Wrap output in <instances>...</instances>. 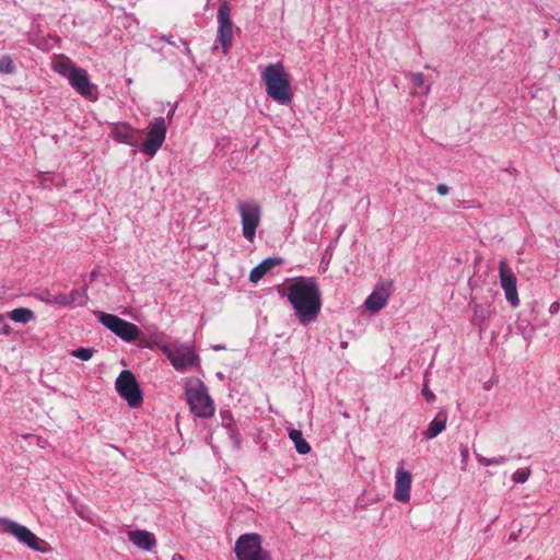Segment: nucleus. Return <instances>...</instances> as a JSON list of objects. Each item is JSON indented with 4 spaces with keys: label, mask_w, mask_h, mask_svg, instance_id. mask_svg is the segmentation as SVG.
I'll use <instances>...</instances> for the list:
<instances>
[{
    "label": "nucleus",
    "mask_w": 560,
    "mask_h": 560,
    "mask_svg": "<svg viewBox=\"0 0 560 560\" xmlns=\"http://www.w3.org/2000/svg\"><path fill=\"white\" fill-rule=\"evenodd\" d=\"M447 422V412L445 410H440L434 419L429 423L428 429L423 432V435L427 440H432L436 438L446 427Z\"/></svg>",
    "instance_id": "obj_19"
},
{
    "label": "nucleus",
    "mask_w": 560,
    "mask_h": 560,
    "mask_svg": "<svg viewBox=\"0 0 560 560\" xmlns=\"http://www.w3.org/2000/svg\"><path fill=\"white\" fill-rule=\"evenodd\" d=\"M0 526L3 533L12 535L19 542L26 545L32 550L42 553L47 551L46 541L39 539L26 526L5 517L0 518Z\"/></svg>",
    "instance_id": "obj_6"
},
{
    "label": "nucleus",
    "mask_w": 560,
    "mask_h": 560,
    "mask_svg": "<svg viewBox=\"0 0 560 560\" xmlns=\"http://www.w3.org/2000/svg\"><path fill=\"white\" fill-rule=\"evenodd\" d=\"M529 476H530L529 468H520L514 471L512 479L516 483H524L528 480Z\"/></svg>",
    "instance_id": "obj_30"
},
{
    "label": "nucleus",
    "mask_w": 560,
    "mask_h": 560,
    "mask_svg": "<svg viewBox=\"0 0 560 560\" xmlns=\"http://www.w3.org/2000/svg\"><path fill=\"white\" fill-rule=\"evenodd\" d=\"M15 70L14 63L9 56H3L0 58V72L5 74H11Z\"/></svg>",
    "instance_id": "obj_29"
},
{
    "label": "nucleus",
    "mask_w": 560,
    "mask_h": 560,
    "mask_svg": "<svg viewBox=\"0 0 560 560\" xmlns=\"http://www.w3.org/2000/svg\"><path fill=\"white\" fill-rule=\"evenodd\" d=\"M234 551L237 560H271L268 551L261 547V537L255 533L241 535Z\"/></svg>",
    "instance_id": "obj_7"
},
{
    "label": "nucleus",
    "mask_w": 560,
    "mask_h": 560,
    "mask_svg": "<svg viewBox=\"0 0 560 560\" xmlns=\"http://www.w3.org/2000/svg\"><path fill=\"white\" fill-rule=\"evenodd\" d=\"M559 308H560V303H558V302H553V303L550 305V307H549V312H550L551 314H556V313H558Z\"/></svg>",
    "instance_id": "obj_36"
},
{
    "label": "nucleus",
    "mask_w": 560,
    "mask_h": 560,
    "mask_svg": "<svg viewBox=\"0 0 560 560\" xmlns=\"http://www.w3.org/2000/svg\"><path fill=\"white\" fill-rule=\"evenodd\" d=\"M69 84L82 96L92 97L94 85L90 82L86 70L77 68L69 78Z\"/></svg>",
    "instance_id": "obj_16"
},
{
    "label": "nucleus",
    "mask_w": 560,
    "mask_h": 560,
    "mask_svg": "<svg viewBox=\"0 0 560 560\" xmlns=\"http://www.w3.org/2000/svg\"><path fill=\"white\" fill-rule=\"evenodd\" d=\"M475 319L478 322H486L490 318L492 311L490 305H482L471 302Z\"/></svg>",
    "instance_id": "obj_24"
},
{
    "label": "nucleus",
    "mask_w": 560,
    "mask_h": 560,
    "mask_svg": "<svg viewBox=\"0 0 560 560\" xmlns=\"http://www.w3.org/2000/svg\"><path fill=\"white\" fill-rule=\"evenodd\" d=\"M162 39H163V40H165V42H166L167 44H170V45H173V44H174V43L172 42V39H171V36H165V35H164V36L162 37Z\"/></svg>",
    "instance_id": "obj_38"
},
{
    "label": "nucleus",
    "mask_w": 560,
    "mask_h": 560,
    "mask_svg": "<svg viewBox=\"0 0 560 560\" xmlns=\"http://www.w3.org/2000/svg\"><path fill=\"white\" fill-rule=\"evenodd\" d=\"M475 456L477 460L483 465V466H491V465H503L508 462V458L505 456H497L493 458H487L477 452H475Z\"/></svg>",
    "instance_id": "obj_26"
},
{
    "label": "nucleus",
    "mask_w": 560,
    "mask_h": 560,
    "mask_svg": "<svg viewBox=\"0 0 560 560\" xmlns=\"http://www.w3.org/2000/svg\"><path fill=\"white\" fill-rule=\"evenodd\" d=\"M115 387L119 396L124 398L130 407H138L142 402V392L135 375L130 371L124 370L120 372L116 378Z\"/></svg>",
    "instance_id": "obj_9"
},
{
    "label": "nucleus",
    "mask_w": 560,
    "mask_h": 560,
    "mask_svg": "<svg viewBox=\"0 0 560 560\" xmlns=\"http://www.w3.org/2000/svg\"><path fill=\"white\" fill-rule=\"evenodd\" d=\"M78 67L74 66V63L65 56H58L52 61V69L60 75L67 78L71 77L73 70H77Z\"/></svg>",
    "instance_id": "obj_20"
},
{
    "label": "nucleus",
    "mask_w": 560,
    "mask_h": 560,
    "mask_svg": "<svg viewBox=\"0 0 560 560\" xmlns=\"http://www.w3.org/2000/svg\"><path fill=\"white\" fill-rule=\"evenodd\" d=\"M279 294L288 299L300 324L316 320L322 308V294L313 278H296L284 284Z\"/></svg>",
    "instance_id": "obj_1"
},
{
    "label": "nucleus",
    "mask_w": 560,
    "mask_h": 560,
    "mask_svg": "<svg viewBox=\"0 0 560 560\" xmlns=\"http://www.w3.org/2000/svg\"><path fill=\"white\" fill-rule=\"evenodd\" d=\"M142 131L132 128L127 122L115 124L112 129L114 140L131 147L138 144V139Z\"/></svg>",
    "instance_id": "obj_15"
},
{
    "label": "nucleus",
    "mask_w": 560,
    "mask_h": 560,
    "mask_svg": "<svg viewBox=\"0 0 560 560\" xmlns=\"http://www.w3.org/2000/svg\"><path fill=\"white\" fill-rule=\"evenodd\" d=\"M128 539L139 549L152 551L156 546L154 535L145 529H135L127 532Z\"/></svg>",
    "instance_id": "obj_17"
},
{
    "label": "nucleus",
    "mask_w": 560,
    "mask_h": 560,
    "mask_svg": "<svg viewBox=\"0 0 560 560\" xmlns=\"http://www.w3.org/2000/svg\"><path fill=\"white\" fill-rule=\"evenodd\" d=\"M282 262L281 258L268 257L254 267L249 273V281L257 283L269 270Z\"/></svg>",
    "instance_id": "obj_18"
},
{
    "label": "nucleus",
    "mask_w": 560,
    "mask_h": 560,
    "mask_svg": "<svg viewBox=\"0 0 560 560\" xmlns=\"http://www.w3.org/2000/svg\"><path fill=\"white\" fill-rule=\"evenodd\" d=\"M269 97L281 105L292 101L290 77L281 62L269 63L261 73Z\"/></svg>",
    "instance_id": "obj_2"
},
{
    "label": "nucleus",
    "mask_w": 560,
    "mask_h": 560,
    "mask_svg": "<svg viewBox=\"0 0 560 560\" xmlns=\"http://www.w3.org/2000/svg\"><path fill=\"white\" fill-rule=\"evenodd\" d=\"M436 191L441 196H446L450 192V187L445 184H439L436 186Z\"/></svg>",
    "instance_id": "obj_35"
},
{
    "label": "nucleus",
    "mask_w": 560,
    "mask_h": 560,
    "mask_svg": "<svg viewBox=\"0 0 560 560\" xmlns=\"http://www.w3.org/2000/svg\"><path fill=\"white\" fill-rule=\"evenodd\" d=\"M85 292H86V289H83V291H78V290L71 291L68 294V298L70 299L69 304L71 305V304L77 303L80 306L85 305L86 300H88Z\"/></svg>",
    "instance_id": "obj_27"
},
{
    "label": "nucleus",
    "mask_w": 560,
    "mask_h": 560,
    "mask_svg": "<svg viewBox=\"0 0 560 560\" xmlns=\"http://www.w3.org/2000/svg\"><path fill=\"white\" fill-rule=\"evenodd\" d=\"M186 400L191 412L199 418H210L214 413V404L206 385L198 378L189 380L185 386Z\"/></svg>",
    "instance_id": "obj_4"
},
{
    "label": "nucleus",
    "mask_w": 560,
    "mask_h": 560,
    "mask_svg": "<svg viewBox=\"0 0 560 560\" xmlns=\"http://www.w3.org/2000/svg\"><path fill=\"white\" fill-rule=\"evenodd\" d=\"M73 509L81 518L90 520V511L85 505L73 502Z\"/></svg>",
    "instance_id": "obj_32"
},
{
    "label": "nucleus",
    "mask_w": 560,
    "mask_h": 560,
    "mask_svg": "<svg viewBox=\"0 0 560 560\" xmlns=\"http://www.w3.org/2000/svg\"><path fill=\"white\" fill-rule=\"evenodd\" d=\"M412 476L402 467L396 469L394 498L399 502H408L410 500Z\"/></svg>",
    "instance_id": "obj_14"
},
{
    "label": "nucleus",
    "mask_w": 560,
    "mask_h": 560,
    "mask_svg": "<svg viewBox=\"0 0 560 560\" xmlns=\"http://www.w3.org/2000/svg\"><path fill=\"white\" fill-rule=\"evenodd\" d=\"M460 454H462L463 460H466L468 457V451L466 448H464V450H462Z\"/></svg>",
    "instance_id": "obj_37"
},
{
    "label": "nucleus",
    "mask_w": 560,
    "mask_h": 560,
    "mask_svg": "<svg viewBox=\"0 0 560 560\" xmlns=\"http://www.w3.org/2000/svg\"><path fill=\"white\" fill-rule=\"evenodd\" d=\"M213 349L214 350H221V349H224V347H222V346H214Z\"/></svg>",
    "instance_id": "obj_41"
},
{
    "label": "nucleus",
    "mask_w": 560,
    "mask_h": 560,
    "mask_svg": "<svg viewBox=\"0 0 560 560\" xmlns=\"http://www.w3.org/2000/svg\"><path fill=\"white\" fill-rule=\"evenodd\" d=\"M407 77L412 81V83L419 88H423V93L428 94L431 89V84H424V77L421 72H410L407 74Z\"/></svg>",
    "instance_id": "obj_25"
},
{
    "label": "nucleus",
    "mask_w": 560,
    "mask_h": 560,
    "mask_svg": "<svg viewBox=\"0 0 560 560\" xmlns=\"http://www.w3.org/2000/svg\"><path fill=\"white\" fill-rule=\"evenodd\" d=\"M166 122L163 117H155L149 124V131L142 143V152L152 158L160 150L166 138Z\"/></svg>",
    "instance_id": "obj_10"
},
{
    "label": "nucleus",
    "mask_w": 560,
    "mask_h": 560,
    "mask_svg": "<svg viewBox=\"0 0 560 560\" xmlns=\"http://www.w3.org/2000/svg\"><path fill=\"white\" fill-rule=\"evenodd\" d=\"M238 213L242 223L243 236L250 243L256 237V230L261 221V207L255 200L238 201Z\"/></svg>",
    "instance_id": "obj_8"
},
{
    "label": "nucleus",
    "mask_w": 560,
    "mask_h": 560,
    "mask_svg": "<svg viewBox=\"0 0 560 560\" xmlns=\"http://www.w3.org/2000/svg\"><path fill=\"white\" fill-rule=\"evenodd\" d=\"M289 438L291 439V441L294 443V446H295V451L301 454V455H305L307 453L311 452V446L310 444L304 440L303 435H302V432L300 430H296V429H292L290 432H289Z\"/></svg>",
    "instance_id": "obj_22"
},
{
    "label": "nucleus",
    "mask_w": 560,
    "mask_h": 560,
    "mask_svg": "<svg viewBox=\"0 0 560 560\" xmlns=\"http://www.w3.org/2000/svg\"><path fill=\"white\" fill-rule=\"evenodd\" d=\"M9 317L15 323L26 324L34 318V313L28 308H14L10 312Z\"/></svg>",
    "instance_id": "obj_23"
},
{
    "label": "nucleus",
    "mask_w": 560,
    "mask_h": 560,
    "mask_svg": "<svg viewBox=\"0 0 560 560\" xmlns=\"http://www.w3.org/2000/svg\"><path fill=\"white\" fill-rule=\"evenodd\" d=\"M510 538L514 540L516 539V536L514 534H511Z\"/></svg>",
    "instance_id": "obj_42"
},
{
    "label": "nucleus",
    "mask_w": 560,
    "mask_h": 560,
    "mask_svg": "<svg viewBox=\"0 0 560 560\" xmlns=\"http://www.w3.org/2000/svg\"><path fill=\"white\" fill-rule=\"evenodd\" d=\"M69 300L70 299L68 298V294L57 293V294H54V296L51 298V303L60 305V306H68V305H70Z\"/></svg>",
    "instance_id": "obj_31"
},
{
    "label": "nucleus",
    "mask_w": 560,
    "mask_h": 560,
    "mask_svg": "<svg viewBox=\"0 0 560 560\" xmlns=\"http://www.w3.org/2000/svg\"><path fill=\"white\" fill-rule=\"evenodd\" d=\"M184 46H185V51H186V54H188V55H189V54H190V49H189V47H188V45H187V43H186V42H184Z\"/></svg>",
    "instance_id": "obj_40"
},
{
    "label": "nucleus",
    "mask_w": 560,
    "mask_h": 560,
    "mask_svg": "<svg viewBox=\"0 0 560 560\" xmlns=\"http://www.w3.org/2000/svg\"><path fill=\"white\" fill-rule=\"evenodd\" d=\"M222 425L228 430L230 439L233 442L235 448H240L241 440L240 435L234 428V419L230 411H221Z\"/></svg>",
    "instance_id": "obj_21"
},
{
    "label": "nucleus",
    "mask_w": 560,
    "mask_h": 560,
    "mask_svg": "<svg viewBox=\"0 0 560 560\" xmlns=\"http://www.w3.org/2000/svg\"><path fill=\"white\" fill-rule=\"evenodd\" d=\"M422 395L428 401H433L435 399V395L428 388L427 385L422 388Z\"/></svg>",
    "instance_id": "obj_34"
},
{
    "label": "nucleus",
    "mask_w": 560,
    "mask_h": 560,
    "mask_svg": "<svg viewBox=\"0 0 560 560\" xmlns=\"http://www.w3.org/2000/svg\"><path fill=\"white\" fill-rule=\"evenodd\" d=\"M172 560H184V558L178 555V553H175L173 557H172Z\"/></svg>",
    "instance_id": "obj_39"
},
{
    "label": "nucleus",
    "mask_w": 560,
    "mask_h": 560,
    "mask_svg": "<svg viewBox=\"0 0 560 560\" xmlns=\"http://www.w3.org/2000/svg\"><path fill=\"white\" fill-rule=\"evenodd\" d=\"M230 14L231 10L228 3L220 5L218 10V38L222 46L223 54H228L232 46L233 23Z\"/></svg>",
    "instance_id": "obj_12"
},
{
    "label": "nucleus",
    "mask_w": 560,
    "mask_h": 560,
    "mask_svg": "<svg viewBox=\"0 0 560 560\" xmlns=\"http://www.w3.org/2000/svg\"><path fill=\"white\" fill-rule=\"evenodd\" d=\"M390 288V282L377 284L373 292L365 300V307L373 313H376L381 311L383 307H385L392 294Z\"/></svg>",
    "instance_id": "obj_13"
},
{
    "label": "nucleus",
    "mask_w": 560,
    "mask_h": 560,
    "mask_svg": "<svg viewBox=\"0 0 560 560\" xmlns=\"http://www.w3.org/2000/svg\"><path fill=\"white\" fill-rule=\"evenodd\" d=\"M499 273L500 284L504 291L506 301L512 307H517L520 305V299L516 287V277L505 260L500 261Z\"/></svg>",
    "instance_id": "obj_11"
},
{
    "label": "nucleus",
    "mask_w": 560,
    "mask_h": 560,
    "mask_svg": "<svg viewBox=\"0 0 560 560\" xmlns=\"http://www.w3.org/2000/svg\"><path fill=\"white\" fill-rule=\"evenodd\" d=\"M54 296V294H51L48 290H43L40 292H38L36 294V298L42 301V302H45L47 304H52L51 303V298Z\"/></svg>",
    "instance_id": "obj_33"
},
{
    "label": "nucleus",
    "mask_w": 560,
    "mask_h": 560,
    "mask_svg": "<svg viewBox=\"0 0 560 560\" xmlns=\"http://www.w3.org/2000/svg\"><path fill=\"white\" fill-rule=\"evenodd\" d=\"M153 346L158 347L167 357L172 366L178 372H185L199 366V355L189 343L176 341L173 345H166L154 339L145 345L148 348Z\"/></svg>",
    "instance_id": "obj_3"
},
{
    "label": "nucleus",
    "mask_w": 560,
    "mask_h": 560,
    "mask_svg": "<svg viewBox=\"0 0 560 560\" xmlns=\"http://www.w3.org/2000/svg\"><path fill=\"white\" fill-rule=\"evenodd\" d=\"M98 322L109 331L126 342H132L140 338V330L133 323L127 322L117 315L96 312Z\"/></svg>",
    "instance_id": "obj_5"
},
{
    "label": "nucleus",
    "mask_w": 560,
    "mask_h": 560,
    "mask_svg": "<svg viewBox=\"0 0 560 560\" xmlns=\"http://www.w3.org/2000/svg\"><path fill=\"white\" fill-rule=\"evenodd\" d=\"M94 352L93 348H79L73 350L71 354L79 360L89 361L92 359Z\"/></svg>",
    "instance_id": "obj_28"
}]
</instances>
